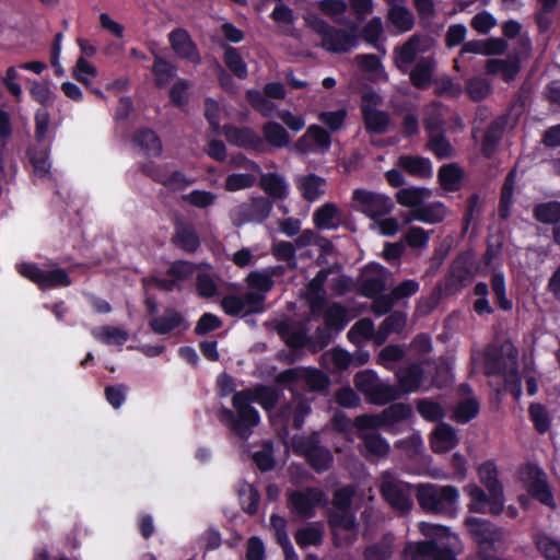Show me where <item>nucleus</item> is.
Instances as JSON below:
<instances>
[{
  "label": "nucleus",
  "instance_id": "nucleus-1",
  "mask_svg": "<svg viewBox=\"0 0 560 560\" xmlns=\"http://www.w3.org/2000/svg\"><path fill=\"white\" fill-rule=\"evenodd\" d=\"M278 400V393L271 387L258 386L234 394L233 407L237 417L228 409L220 411V421L232 429L240 438L248 439L250 429L259 423V413L250 404L257 402L264 409L270 410Z\"/></svg>",
  "mask_w": 560,
  "mask_h": 560
},
{
  "label": "nucleus",
  "instance_id": "nucleus-2",
  "mask_svg": "<svg viewBox=\"0 0 560 560\" xmlns=\"http://www.w3.org/2000/svg\"><path fill=\"white\" fill-rule=\"evenodd\" d=\"M419 530L430 541L408 544L405 548L406 560H456L455 555L462 548L460 539L450 528L421 522Z\"/></svg>",
  "mask_w": 560,
  "mask_h": 560
},
{
  "label": "nucleus",
  "instance_id": "nucleus-3",
  "mask_svg": "<svg viewBox=\"0 0 560 560\" xmlns=\"http://www.w3.org/2000/svg\"><path fill=\"white\" fill-rule=\"evenodd\" d=\"M516 359L517 350L511 342L506 341L500 350L490 349L488 351L486 369L490 374L502 373L509 390L518 399L522 395V386L516 374Z\"/></svg>",
  "mask_w": 560,
  "mask_h": 560
},
{
  "label": "nucleus",
  "instance_id": "nucleus-4",
  "mask_svg": "<svg viewBox=\"0 0 560 560\" xmlns=\"http://www.w3.org/2000/svg\"><path fill=\"white\" fill-rule=\"evenodd\" d=\"M305 24L322 38V47L331 52H346L357 46L355 27L351 31L337 30L315 13L304 16Z\"/></svg>",
  "mask_w": 560,
  "mask_h": 560
},
{
  "label": "nucleus",
  "instance_id": "nucleus-5",
  "mask_svg": "<svg viewBox=\"0 0 560 560\" xmlns=\"http://www.w3.org/2000/svg\"><path fill=\"white\" fill-rule=\"evenodd\" d=\"M416 497L424 511L446 514L456 511L459 491L454 486L420 483L417 486Z\"/></svg>",
  "mask_w": 560,
  "mask_h": 560
},
{
  "label": "nucleus",
  "instance_id": "nucleus-6",
  "mask_svg": "<svg viewBox=\"0 0 560 560\" xmlns=\"http://www.w3.org/2000/svg\"><path fill=\"white\" fill-rule=\"evenodd\" d=\"M380 491L385 501L400 512L412 508V486L397 478L392 471H384L380 477Z\"/></svg>",
  "mask_w": 560,
  "mask_h": 560
},
{
  "label": "nucleus",
  "instance_id": "nucleus-7",
  "mask_svg": "<svg viewBox=\"0 0 560 560\" xmlns=\"http://www.w3.org/2000/svg\"><path fill=\"white\" fill-rule=\"evenodd\" d=\"M351 206L372 221L389 214L394 209L390 197L365 189L353 190Z\"/></svg>",
  "mask_w": 560,
  "mask_h": 560
},
{
  "label": "nucleus",
  "instance_id": "nucleus-8",
  "mask_svg": "<svg viewBox=\"0 0 560 560\" xmlns=\"http://www.w3.org/2000/svg\"><path fill=\"white\" fill-rule=\"evenodd\" d=\"M428 117L424 120V127L429 135L428 148L439 159H447L454 155V148L443 135L442 113L438 105H431L428 108Z\"/></svg>",
  "mask_w": 560,
  "mask_h": 560
},
{
  "label": "nucleus",
  "instance_id": "nucleus-9",
  "mask_svg": "<svg viewBox=\"0 0 560 560\" xmlns=\"http://www.w3.org/2000/svg\"><path fill=\"white\" fill-rule=\"evenodd\" d=\"M19 272L26 279L36 283L40 289L68 287L71 281L65 270L60 268H39L32 262L18 265Z\"/></svg>",
  "mask_w": 560,
  "mask_h": 560
},
{
  "label": "nucleus",
  "instance_id": "nucleus-10",
  "mask_svg": "<svg viewBox=\"0 0 560 560\" xmlns=\"http://www.w3.org/2000/svg\"><path fill=\"white\" fill-rule=\"evenodd\" d=\"M464 492L469 498V512L498 515L503 511L504 495L494 492L486 493L485 490L476 483L466 485Z\"/></svg>",
  "mask_w": 560,
  "mask_h": 560
},
{
  "label": "nucleus",
  "instance_id": "nucleus-11",
  "mask_svg": "<svg viewBox=\"0 0 560 560\" xmlns=\"http://www.w3.org/2000/svg\"><path fill=\"white\" fill-rule=\"evenodd\" d=\"M272 205L265 197L253 198L249 202L236 206L230 212L234 225L241 226L248 222H262L271 213Z\"/></svg>",
  "mask_w": 560,
  "mask_h": 560
},
{
  "label": "nucleus",
  "instance_id": "nucleus-12",
  "mask_svg": "<svg viewBox=\"0 0 560 560\" xmlns=\"http://www.w3.org/2000/svg\"><path fill=\"white\" fill-rule=\"evenodd\" d=\"M521 480L528 492L542 504L555 508L553 495L546 481L545 472L535 465H527L521 470Z\"/></svg>",
  "mask_w": 560,
  "mask_h": 560
},
{
  "label": "nucleus",
  "instance_id": "nucleus-13",
  "mask_svg": "<svg viewBox=\"0 0 560 560\" xmlns=\"http://www.w3.org/2000/svg\"><path fill=\"white\" fill-rule=\"evenodd\" d=\"M434 45L432 37L415 34L401 47L395 50V63L406 72L420 54L429 51Z\"/></svg>",
  "mask_w": 560,
  "mask_h": 560
},
{
  "label": "nucleus",
  "instance_id": "nucleus-14",
  "mask_svg": "<svg viewBox=\"0 0 560 560\" xmlns=\"http://www.w3.org/2000/svg\"><path fill=\"white\" fill-rule=\"evenodd\" d=\"M411 408L405 404H394L384 409L378 416H361L355 420V424L360 429L378 428L382 425L394 427L402 420L411 416Z\"/></svg>",
  "mask_w": 560,
  "mask_h": 560
},
{
  "label": "nucleus",
  "instance_id": "nucleus-15",
  "mask_svg": "<svg viewBox=\"0 0 560 560\" xmlns=\"http://www.w3.org/2000/svg\"><path fill=\"white\" fill-rule=\"evenodd\" d=\"M142 171L152 179L161 183L167 189L182 190L194 183V179L178 171L172 170L167 164L155 165L153 163L142 165Z\"/></svg>",
  "mask_w": 560,
  "mask_h": 560
},
{
  "label": "nucleus",
  "instance_id": "nucleus-16",
  "mask_svg": "<svg viewBox=\"0 0 560 560\" xmlns=\"http://www.w3.org/2000/svg\"><path fill=\"white\" fill-rule=\"evenodd\" d=\"M289 502L293 513L311 517L317 506L326 503V495L320 489L308 488L291 493Z\"/></svg>",
  "mask_w": 560,
  "mask_h": 560
},
{
  "label": "nucleus",
  "instance_id": "nucleus-17",
  "mask_svg": "<svg viewBox=\"0 0 560 560\" xmlns=\"http://www.w3.org/2000/svg\"><path fill=\"white\" fill-rule=\"evenodd\" d=\"M465 525L472 539L481 548L492 546L495 542L503 540L504 538L503 532L495 528L488 521L475 516H469L466 518Z\"/></svg>",
  "mask_w": 560,
  "mask_h": 560
},
{
  "label": "nucleus",
  "instance_id": "nucleus-18",
  "mask_svg": "<svg viewBox=\"0 0 560 560\" xmlns=\"http://www.w3.org/2000/svg\"><path fill=\"white\" fill-rule=\"evenodd\" d=\"M329 147V133L317 125H311L294 144V149L300 153L326 152Z\"/></svg>",
  "mask_w": 560,
  "mask_h": 560
},
{
  "label": "nucleus",
  "instance_id": "nucleus-19",
  "mask_svg": "<svg viewBox=\"0 0 560 560\" xmlns=\"http://www.w3.org/2000/svg\"><path fill=\"white\" fill-rule=\"evenodd\" d=\"M168 42L175 55L190 62L197 65L200 62V55L194 42L191 40L187 31L176 28L168 34Z\"/></svg>",
  "mask_w": 560,
  "mask_h": 560
},
{
  "label": "nucleus",
  "instance_id": "nucleus-20",
  "mask_svg": "<svg viewBox=\"0 0 560 560\" xmlns=\"http://www.w3.org/2000/svg\"><path fill=\"white\" fill-rule=\"evenodd\" d=\"M329 523L337 545H347L355 539L354 516L350 512H332Z\"/></svg>",
  "mask_w": 560,
  "mask_h": 560
},
{
  "label": "nucleus",
  "instance_id": "nucleus-21",
  "mask_svg": "<svg viewBox=\"0 0 560 560\" xmlns=\"http://www.w3.org/2000/svg\"><path fill=\"white\" fill-rule=\"evenodd\" d=\"M278 382L290 384L304 381L312 390L324 389L328 384V378L319 371L290 369L280 373L277 377Z\"/></svg>",
  "mask_w": 560,
  "mask_h": 560
},
{
  "label": "nucleus",
  "instance_id": "nucleus-22",
  "mask_svg": "<svg viewBox=\"0 0 560 560\" xmlns=\"http://www.w3.org/2000/svg\"><path fill=\"white\" fill-rule=\"evenodd\" d=\"M196 270L197 267L188 261H175L167 270V273L172 280L152 279L151 281H145L144 284L147 288L150 285H155L161 290L172 291L175 287H177L178 282L189 279Z\"/></svg>",
  "mask_w": 560,
  "mask_h": 560
},
{
  "label": "nucleus",
  "instance_id": "nucleus-23",
  "mask_svg": "<svg viewBox=\"0 0 560 560\" xmlns=\"http://www.w3.org/2000/svg\"><path fill=\"white\" fill-rule=\"evenodd\" d=\"M388 4V20L401 33L408 32L415 24L413 14L405 0H385Z\"/></svg>",
  "mask_w": 560,
  "mask_h": 560
},
{
  "label": "nucleus",
  "instance_id": "nucleus-24",
  "mask_svg": "<svg viewBox=\"0 0 560 560\" xmlns=\"http://www.w3.org/2000/svg\"><path fill=\"white\" fill-rule=\"evenodd\" d=\"M326 179L315 174H306L296 178V187L304 199L317 200L326 191Z\"/></svg>",
  "mask_w": 560,
  "mask_h": 560
},
{
  "label": "nucleus",
  "instance_id": "nucleus-25",
  "mask_svg": "<svg viewBox=\"0 0 560 560\" xmlns=\"http://www.w3.org/2000/svg\"><path fill=\"white\" fill-rule=\"evenodd\" d=\"M487 72L493 75H500L504 81L514 80L520 71V59L515 55H510L505 59H490L486 65Z\"/></svg>",
  "mask_w": 560,
  "mask_h": 560
},
{
  "label": "nucleus",
  "instance_id": "nucleus-26",
  "mask_svg": "<svg viewBox=\"0 0 560 560\" xmlns=\"http://www.w3.org/2000/svg\"><path fill=\"white\" fill-rule=\"evenodd\" d=\"M398 389L400 395L418 390L424 384V370L418 365H410L397 372Z\"/></svg>",
  "mask_w": 560,
  "mask_h": 560
},
{
  "label": "nucleus",
  "instance_id": "nucleus-27",
  "mask_svg": "<svg viewBox=\"0 0 560 560\" xmlns=\"http://www.w3.org/2000/svg\"><path fill=\"white\" fill-rule=\"evenodd\" d=\"M458 444L455 430L446 424L440 423L431 435V446L435 453H446Z\"/></svg>",
  "mask_w": 560,
  "mask_h": 560
},
{
  "label": "nucleus",
  "instance_id": "nucleus-28",
  "mask_svg": "<svg viewBox=\"0 0 560 560\" xmlns=\"http://www.w3.org/2000/svg\"><path fill=\"white\" fill-rule=\"evenodd\" d=\"M224 136L229 143L236 147L258 149L261 145V139L248 128L225 126Z\"/></svg>",
  "mask_w": 560,
  "mask_h": 560
},
{
  "label": "nucleus",
  "instance_id": "nucleus-29",
  "mask_svg": "<svg viewBox=\"0 0 560 560\" xmlns=\"http://www.w3.org/2000/svg\"><path fill=\"white\" fill-rule=\"evenodd\" d=\"M282 272V267H271L260 271L250 272L247 278V284L255 293H262L266 296L267 292L273 287V277Z\"/></svg>",
  "mask_w": 560,
  "mask_h": 560
},
{
  "label": "nucleus",
  "instance_id": "nucleus-30",
  "mask_svg": "<svg viewBox=\"0 0 560 560\" xmlns=\"http://www.w3.org/2000/svg\"><path fill=\"white\" fill-rule=\"evenodd\" d=\"M398 166L417 177H431L432 164L429 159L417 155H402L398 159Z\"/></svg>",
  "mask_w": 560,
  "mask_h": 560
},
{
  "label": "nucleus",
  "instance_id": "nucleus-31",
  "mask_svg": "<svg viewBox=\"0 0 560 560\" xmlns=\"http://www.w3.org/2000/svg\"><path fill=\"white\" fill-rule=\"evenodd\" d=\"M448 211L442 202H432L412 210L410 220L434 224L443 221Z\"/></svg>",
  "mask_w": 560,
  "mask_h": 560
},
{
  "label": "nucleus",
  "instance_id": "nucleus-32",
  "mask_svg": "<svg viewBox=\"0 0 560 560\" xmlns=\"http://www.w3.org/2000/svg\"><path fill=\"white\" fill-rule=\"evenodd\" d=\"M91 332L97 341L108 346L121 347L129 339L127 330L109 325L94 328Z\"/></svg>",
  "mask_w": 560,
  "mask_h": 560
},
{
  "label": "nucleus",
  "instance_id": "nucleus-33",
  "mask_svg": "<svg viewBox=\"0 0 560 560\" xmlns=\"http://www.w3.org/2000/svg\"><path fill=\"white\" fill-rule=\"evenodd\" d=\"M314 224L322 230L337 228L340 221V212L335 203L327 202L319 207L313 214Z\"/></svg>",
  "mask_w": 560,
  "mask_h": 560
},
{
  "label": "nucleus",
  "instance_id": "nucleus-34",
  "mask_svg": "<svg viewBox=\"0 0 560 560\" xmlns=\"http://www.w3.org/2000/svg\"><path fill=\"white\" fill-rule=\"evenodd\" d=\"M152 329L160 335L168 334L182 326L187 328L179 313L174 310H167L162 316L151 319Z\"/></svg>",
  "mask_w": 560,
  "mask_h": 560
},
{
  "label": "nucleus",
  "instance_id": "nucleus-35",
  "mask_svg": "<svg viewBox=\"0 0 560 560\" xmlns=\"http://www.w3.org/2000/svg\"><path fill=\"white\" fill-rule=\"evenodd\" d=\"M434 66V59L431 57L419 60L410 72L411 83L419 89L428 88L431 84Z\"/></svg>",
  "mask_w": 560,
  "mask_h": 560
},
{
  "label": "nucleus",
  "instance_id": "nucleus-36",
  "mask_svg": "<svg viewBox=\"0 0 560 560\" xmlns=\"http://www.w3.org/2000/svg\"><path fill=\"white\" fill-rule=\"evenodd\" d=\"M406 315L400 312H395L387 316L374 336L375 343L382 345L392 332L401 331L406 325Z\"/></svg>",
  "mask_w": 560,
  "mask_h": 560
},
{
  "label": "nucleus",
  "instance_id": "nucleus-37",
  "mask_svg": "<svg viewBox=\"0 0 560 560\" xmlns=\"http://www.w3.org/2000/svg\"><path fill=\"white\" fill-rule=\"evenodd\" d=\"M431 197V190L420 187L401 188L396 194L397 202L407 208L417 209L421 207L423 200Z\"/></svg>",
  "mask_w": 560,
  "mask_h": 560
},
{
  "label": "nucleus",
  "instance_id": "nucleus-38",
  "mask_svg": "<svg viewBox=\"0 0 560 560\" xmlns=\"http://www.w3.org/2000/svg\"><path fill=\"white\" fill-rule=\"evenodd\" d=\"M538 551L547 560H560V539L547 533H536L534 536Z\"/></svg>",
  "mask_w": 560,
  "mask_h": 560
},
{
  "label": "nucleus",
  "instance_id": "nucleus-39",
  "mask_svg": "<svg viewBox=\"0 0 560 560\" xmlns=\"http://www.w3.org/2000/svg\"><path fill=\"white\" fill-rule=\"evenodd\" d=\"M480 482L486 487L489 493L503 495V487L498 480V470L493 463L487 462L478 467Z\"/></svg>",
  "mask_w": 560,
  "mask_h": 560
},
{
  "label": "nucleus",
  "instance_id": "nucleus-40",
  "mask_svg": "<svg viewBox=\"0 0 560 560\" xmlns=\"http://www.w3.org/2000/svg\"><path fill=\"white\" fill-rule=\"evenodd\" d=\"M262 133L266 141L275 148H284L291 142L290 135L285 128L275 121L265 124Z\"/></svg>",
  "mask_w": 560,
  "mask_h": 560
},
{
  "label": "nucleus",
  "instance_id": "nucleus-41",
  "mask_svg": "<svg viewBox=\"0 0 560 560\" xmlns=\"http://www.w3.org/2000/svg\"><path fill=\"white\" fill-rule=\"evenodd\" d=\"M133 141L147 155L158 156L162 152V143L152 130L137 132Z\"/></svg>",
  "mask_w": 560,
  "mask_h": 560
},
{
  "label": "nucleus",
  "instance_id": "nucleus-42",
  "mask_svg": "<svg viewBox=\"0 0 560 560\" xmlns=\"http://www.w3.org/2000/svg\"><path fill=\"white\" fill-rule=\"evenodd\" d=\"M371 269L375 270L376 275L370 276L369 272H366L362 280V290L364 294L369 296H373L383 291L385 287L384 276L386 273V270L380 265H372Z\"/></svg>",
  "mask_w": 560,
  "mask_h": 560
},
{
  "label": "nucleus",
  "instance_id": "nucleus-43",
  "mask_svg": "<svg viewBox=\"0 0 560 560\" xmlns=\"http://www.w3.org/2000/svg\"><path fill=\"white\" fill-rule=\"evenodd\" d=\"M302 451L305 453L310 464L318 471L326 470L332 463V456L327 448L313 445L302 448Z\"/></svg>",
  "mask_w": 560,
  "mask_h": 560
},
{
  "label": "nucleus",
  "instance_id": "nucleus-44",
  "mask_svg": "<svg viewBox=\"0 0 560 560\" xmlns=\"http://www.w3.org/2000/svg\"><path fill=\"white\" fill-rule=\"evenodd\" d=\"M30 160L33 165V174L36 178H46L50 175L51 164L47 149L31 150Z\"/></svg>",
  "mask_w": 560,
  "mask_h": 560
},
{
  "label": "nucleus",
  "instance_id": "nucleus-45",
  "mask_svg": "<svg viewBox=\"0 0 560 560\" xmlns=\"http://www.w3.org/2000/svg\"><path fill=\"white\" fill-rule=\"evenodd\" d=\"M463 171L455 164H447L440 168L439 179L442 187L448 191L459 188Z\"/></svg>",
  "mask_w": 560,
  "mask_h": 560
},
{
  "label": "nucleus",
  "instance_id": "nucleus-46",
  "mask_svg": "<svg viewBox=\"0 0 560 560\" xmlns=\"http://www.w3.org/2000/svg\"><path fill=\"white\" fill-rule=\"evenodd\" d=\"M260 186L273 198H284L288 194L284 178L276 174H261Z\"/></svg>",
  "mask_w": 560,
  "mask_h": 560
},
{
  "label": "nucleus",
  "instance_id": "nucleus-47",
  "mask_svg": "<svg viewBox=\"0 0 560 560\" xmlns=\"http://www.w3.org/2000/svg\"><path fill=\"white\" fill-rule=\"evenodd\" d=\"M259 175L255 173H232L228 175L224 188L231 192L250 188L255 185Z\"/></svg>",
  "mask_w": 560,
  "mask_h": 560
},
{
  "label": "nucleus",
  "instance_id": "nucleus-48",
  "mask_svg": "<svg viewBox=\"0 0 560 560\" xmlns=\"http://www.w3.org/2000/svg\"><path fill=\"white\" fill-rule=\"evenodd\" d=\"M366 399L376 405H385L392 400L397 399L400 396L399 389L395 388L392 385L383 383L381 380L378 381L377 386L373 388Z\"/></svg>",
  "mask_w": 560,
  "mask_h": 560
},
{
  "label": "nucleus",
  "instance_id": "nucleus-49",
  "mask_svg": "<svg viewBox=\"0 0 560 560\" xmlns=\"http://www.w3.org/2000/svg\"><path fill=\"white\" fill-rule=\"evenodd\" d=\"M327 276H328L327 270H320L308 283L306 295L312 304L313 311L317 306V303H320L324 301V298H325L324 284L326 282Z\"/></svg>",
  "mask_w": 560,
  "mask_h": 560
},
{
  "label": "nucleus",
  "instance_id": "nucleus-50",
  "mask_svg": "<svg viewBox=\"0 0 560 560\" xmlns=\"http://www.w3.org/2000/svg\"><path fill=\"white\" fill-rule=\"evenodd\" d=\"M247 101L249 104L265 117H271L277 110V106L268 96L256 90H248Z\"/></svg>",
  "mask_w": 560,
  "mask_h": 560
},
{
  "label": "nucleus",
  "instance_id": "nucleus-51",
  "mask_svg": "<svg viewBox=\"0 0 560 560\" xmlns=\"http://www.w3.org/2000/svg\"><path fill=\"white\" fill-rule=\"evenodd\" d=\"M197 290L201 296L210 298L217 292V284L210 273V266L197 267Z\"/></svg>",
  "mask_w": 560,
  "mask_h": 560
},
{
  "label": "nucleus",
  "instance_id": "nucleus-52",
  "mask_svg": "<svg viewBox=\"0 0 560 560\" xmlns=\"http://www.w3.org/2000/svg\"><path fill=\"white\" fill-rule=\"evenodd\" d=\"M394 537L386 535L378 544L368 547L364 551L365 560H387L393 552Z\"/></svg>",
  "mask_w": 560,
  "mask_h": 560
},
{
  "label": "nucleus",
  "instance_id": "nucleus-53",
  "mask_svg": "<svg viewBox=\"0 0 560 560\" xmlns=\"http://www.w3.org/2000/svg\"><path fill=\"white\" fill-rule=\"evenodd\" d=\"M363 441V453L368 457H382L389 451L387 442L377 434H365Z\"/></svg>",
  "mask_w": 560,
  "mask_h": 560
},
{
  "label": "nucleus",
  "instance_id": "nucleus-54",
  "mask_svg": "<svg viewBox=\"0 0 560 560\" xmlns=\"http://www.w3.org/2000/svg\"><path fill=\"white\" fill-rule=\"evenodd\" d=\"M479 412V402L474 397L463 399L454 410L453 419L457 422L466 423L475 418Z\"/></svg>",
  "mask_w": 560,
  "mask_h": 560
},
{
  "label": "nucleus",
  "instance_id": "nucleus-55",
  "mask_svg": "<svg viewBox=\"0 0 560 560\" xmlns=\"http://www.w3.org/2000/svg\"><path fill=\"white\" fill-rule=\"evenodd\" d=\"M348 320L347 310L338 304L329 306L325 313V322L329 329L340 331Z\"/></svg>",
  "mask_w": 560,
  "mask_h": 560
},
{
  "label": "nucleus",
  "instance_id": "nucleus-56",
  "mask_svg": "<svg viewBox=\"0 0 560 560\" xmlns=\"http://www.w3.org/2000/svg\"><path fill=\"white\" fill-rule=\"evenodd\" d=\"M374 324L369 318H362L357 322L348 331V338L354 343H360L364 339L374 338Z\"/></svg>",
  "mask_w": 560,
  "mask_h": 560
},
{
  "label": "nucleus",
  "instance_id": "nucleus-57",
  "mask_svg": "<svg viewBox=\"0 0 560 560\" xmlns=\"http://www.w3.org/2000/svg\"><path fill=\"white\" fill-rule=\"evenodd\" d=\"M224 62L226 67L240 79H245L247 77V67L237 49L233 47L226 48L224 52Z\"/></svg>",
  "mask_w": 560,
  "mask_h": 560
},
{
  "label": "nucleus",
  "instance_id": "nucleus-58",
  "mask_svg": "<svg viewBox=\"0 0 560 560\" xmlns=\"http://www.w3.org/2000/svg\"><path fill=\"white\" fill-rule=\"evenodd\" d=\"M176 243L187 252H194L199 246V238L189 225H179L176 232Z\"/></svg>",
  "mask_w": 560,
  "mask_h": 560
},
{
  "label": "nucleus",
  "instance_id": "nucleus-59",
  "mask_svg": "<svg viewBox=\"0 0 560 560\" xmlns=\"http://www.w3.org/2000/svg\"><path fill=\"white\" fill-rule=\"evenodd\" d=\"M152 71L155 75V82L159 86L166 85L175 75L176 68L168 61L156 57L153 63Z\"/></svg>",
  "mask_w": 560,
  "mask_h": 560
},
{
  "label": "nucleus",
  "instance_id": "nucleus-60",
  "mask_svg": "<svg viewBox=\"0 0 560 560\" xmlns=\"http://www.w3.org/2000/svg\"><path fill=\"white\" fill-rule=\"evenodd\" d=\"M319 10L335 22H340L347 11V3L343 0H319Z\"/></svg>",
  "mask_w": 560,
  "mask_h": 560
},
{
  "label": "nucleus",
  "instance_id": "nucleus-61",
  "mask_svg": "<svg viewBox=\"0 0 560 560\" xmlns=\"http://www.w3.org/2000/svg\"><path fill=\"white\" fill-rule=\"evenodd\" d=\"M502 128L503 122L499 119L492 121L489 126L482 141V152L486 156H490L492 154L495 144L501 138Z\"/></svg>",
  "mask_w": 560,
  "mask_h": 560
},
{
  "label": "nucleus",
  "instance_id": "nucleus-62",
  "mask_svg": "<svg viewBox=\"0 0 560 560\" xmlns=\"http://www.w3.org/2000/svg\"><path fill=\"white\" fill-rule=\"evenodd\" d=\"M272 254L278 260H283L293 269L296 267L295 247L290 242H275L272 245Z\"/></svg>",
  "mask_w": 560,
  "mask_h": 560
},
{
  "label": "nucleus",
  "instance_id": "nucleus-63",
  "mask_svg": "<svg viewBox=\"0 0 560 560\" xmlns=\"http://www.w3.org/2000/svg\"><path fill=\"white\" fill-rule=\"evenodd\" d=\"M355 61L362 70L371 73L375 79L386 77L384 68L375 55H358Z\"/></svg>",
  "mask_w": 560,
  "mask_h": 560
},
{
  "label": "nucleus",
  "instance_id": "nucleus-64",
  "mask_svg": "<svg viewBox=\"0 0 560 560\" xmlns=\"http://www.w3.org/2000/svg\"><path fill=\"white\" fill-rule=\"evenodd\" d=\"M535 217L544 223H556L560 221V202H547L535 208Z\"/></svg>",
  "mask_w": 560,
  "mask_h": 560
}]
</instances>
